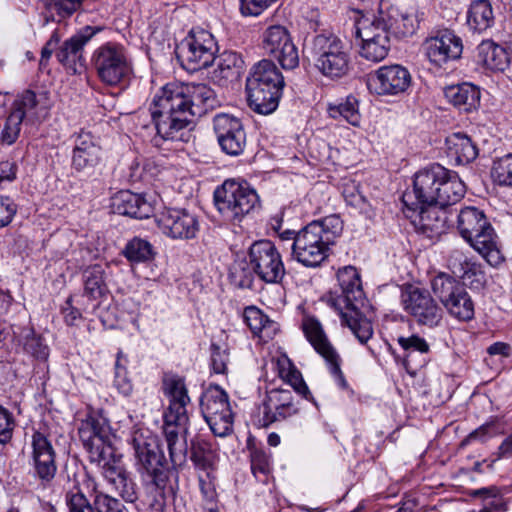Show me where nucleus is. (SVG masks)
<instances>
[{
  "label": "nucleus",
  "mask_w": 512,
  "mask_h": 512,
  "mask_svg": "<svg viewBox=\"0 0 512 512\" xmlns=\"http://www.w3.org/2000/svg\"><path fill=\"white\" fill-rule=\"evenodd\" d=\"M80 440L89 453L92 463L101 467V474L110 491L119 495L126 502L137 500V489L130 473L122 463V456L116 454L107 442L104 427L94 417H87L78 429Z\"/></svg>",
  "instance_id": "1"
},
{
  "label": "nucleus",
  "mask_w": 512,
  "mask_h": 512,
  "mask_svg": "<svg viewBox=\"0 0 512 512\" xmlns=\"http://www.w3.org/2000/svg\"><path fill=\"white\" fill-rule=\"evenodd\" d=\"M184 83L170 82L159 89L150 106L151 118L156 129L154 142L187 140V126L192 121Z\"/></svg>",
  "instance_id": "2"
},
{
  "label": "nucleus",
  "mask_w": 512,
  "mask_h": 512,
  "mask_svg": "<svg viewBox=\"0 0 512 512\" xmlns=\"http://www.w3.org/2000/svg\"><path fill=\"white\" fill-rule=\"evenodd\" d=\"M337 280L341 294L330 293L327 303L338 312L341 324L347 326L361 344H366L373 336V327L359 310L364 297L360 274L355 267L345 266L338 270Z\"/></svg>",
  "instance_id": "3"
},
{
  "label": "nucleus",
  "mask_w": 512,
  "mask_h": 512,
  "mask_svg": "<svg viewBox=\"0 0 512 512\" xmlns=\"http://www.w3.org/2000/svg\"><path fill=\"white\" fill-rule=\"evenodd\" d=\"M284 78L271 59L256 63L246 79L249 107L263 115L274 112L279 104Z\"/></svg>",
  "instance_id": "4"
},
{
  "label": "nucleus",
  "mask_w": 512,
  "mask_h": 512,
  "mask_svg": "<svg viewBox=\"0 0 512 512\" xmlns=\"http://www.w3.org/2000/svg\"><path fill=\"white\" fill-rule=\"evenodd\" d=\"M311 55L316 70L327 79H342L352 69L350 48L333 33L315 35L311 42Z\"/></svg>",
  "instance_id": "5"
},
{
  "label": "nucleus",
  "mask_w": 512,
  "mask_h": 512,
  "mask_svg": "<svg viewBox=\"0 0 512 512\" xmlns=\"http://www.w3.org/2000/svg\"><path fill=\"white\" fill-rule=\"evenodd\" d=\"M457 227L461 236L492 266L502 262L492 226L482 211L466 207L458 215Z\"/></svg>",
  "instance_id": "6"
},
{
  "label": "nucleus",
  "mask_w": 512,
  "mask_h": 512,
  "mask_svg": "<svg viewBox=\"0 0 512 512\" xmlns=\"http://www.w3.org/2000/svg\"><path fill=\"white\" fill-rule=\"evenodd\" d=\"M217 210L229 222H240L259 206V197L247 183L226 180L214 192Z\"/></svg>",
  "instance_id": "7"
},
{
  "label": "nucleus",
  "mask_w": 512,
  "mask_h": 512,
  "mask_svg": "<svg viewBox=\"0 0 512 512\" xmlns=\"http://www.w3.org/2000/svg\"><path fill=\"white\" fill-rule=\"evenodd\" d=\"M131 445L138 472L146 474L153 485L163 489L167 482V474L164 470L165 457L157 438L148 430H135L132 433Z\"/></svg>",
  "instance_id": "8"
},
{
  "label": "nucleus",
  "mask_w": 512,
  "mask_h": 512,
  "mask_svg": "<svg viewBox=\"0 0 512 512\" xmlns=\"http://www.w3.org/2000/svg\"><path fill=\"white\" fill-rule=\"evenodd\" d=\"M91 60L97 77L107 86H119L128 81L133 73L127 52L119 44L101 45L93 52Z\"/></svg>",
  "instance_id": "9"
},
{
  "label": "nucleus",
  "mask_w": 512,
  "mask_h": 512,
  "mask_svg": "<svg viewBox=\"0 0 512 512\" xmlns=\"http://www.w3.org/2000/svg\"><path fill=\"white\" fill-rule=\"evenodd\" d=\"M216 51L213 35L204 29L194 28L177 45L176 56L185 70L194 72L210 66Z\"/></svg>",
  "instance_id": "10"
},
{
  "label": "nucleus",
  "mask_w": 512,
  "mask_h": 512,
  "mask_svg": "<svg viewBox=\"0 0 512 512\" xmlns=\"http://www.w3.org/2000/svg\"><path fill=\"white\" fill-rule=\"evenodd\" d=\"M431 289L452 317L460 321L473 319L474 302L454 277L445 273L438 274L431 281Z\"/></svg>",
  "instance_id": "11"
},
{
  "label": "nucleus",
  "mask_w": 512,
  "mask_h": 512,
  "mask_svg": "<svg viewBox=\"0 0 512 512\" xmlns=\"http://www.w3.org/2000/svg\"><path fill=\"white\" fill-rule=\"evenodd\" d=\"M201 411L215 436L232 432L234 414L227 393L219 386H210L201 397Z\"/></svg>",
  "instance_id": "12"
},
{
  "label": "nucleus",
  "mask_w": 512,
  "mask_h": 512,
  "mask_svg": "<svg viewBox=\"0 0 512 512\" xmlns=\"http://www.w3.org/2000/svg\"><path fill=\"white\" fill-rule=\"evenodd\" d=\"M446 175H448V169L439 164L417 172L413 181V190L404 193L402 197L404 205L413 211H417L418 207L433 206L441 190V181L446 178Z\"/></svg>",
  "instance_id": "13"
},
{
  "label": "nucleus",
  "mask_w": 512,
  "mask_h": 512,
  "mask_svg": "<svg viewBox=\"0 0 512 512\" xmlns=\"http://www.w3.org/2000/svg\"><path fill=\"white\" fill-rule=\"evenodd\" d=\"M411 84V73L400 64L383 65L367 75L369 92L379 97L400 96Z\"/></svg>",
  "instance_id": "14"
},
{
  "label": "nucleus",
  "mask_w": 512,
  "mask_h": 512,
  "mask_svg": "<svg viewBox=\"0 0 512 512\" xmlns=\"http://www.w3.org/2000/svg\"><path fill=\"white\" fill-rule=\"evenodd\" d=\"M262 49L284 70H293L299 66L298 48L285 26L272 25L266 28L262 34Z\"/></svg>",
  "instance_id": "15"
},
{
  "label": "nucleus",
  "mask_w": 512,
  "mask_h": 512,
  "mask_svg": "<svg viewBox=\"0 0 512 512\" xmlns=\"http://www.w3.org/2000/svg\"><path fill=\"white\" fill-rule=\"evenodd\" d=\"M249 265L254 273L267 283H278L285 275L282 257L269 240H260L251 245Z\"/></svg>",
  "instance_id": "16"
},
{
  "label": "nucleus",
  "mask_w": 512,
  "mask_h": 512,
  "mask_svg": "<svg viewBox=\"0 0 512 512\" xmlns=\"http://www.w3.org/2000/svg\"><path fill=\"white\" fill-rule=\"evenodd\" d=\"M316 225H307L297 232L292 243V257L306 267H317L327 257L329 245Z\"/></svg>",
  "instance_id": "17"
},
{
  "label": "nucleus",
  "mask_w": 512,
  "mask_h": 512,
  "mask_svg": "<svg viewBox=\"0 0 512 512\" xmlns=\"http://www.w3.org/2000/svg\"><path fill=\"white\" fill-rule=\"evenodd\" d=\"M403 309L423 326H438L443 318V311L430 293L416 287H409L401 295Z\"/></svg>",
  "instance_id": "18"
},
{
  "label": "nucleus",
  "mask_w": 512,
  "mask_h": 512,
  "mask_svg": "<svg viewBox=\"0 0 512 512\" xmlns=\"http://www.w3.org/2000/svg\"><path fill=\"white\" fill-rule=\"evenodd\" d=\"M302 330L315 351L325 359L337 384L342 388L346 387L347 383L340 368V357L319 320L313 316H305L302 320Z\"/></svg>",
  "instance_id": "19"
},
{
  "label": "nucleus",
  "mask_w": 512,
  "mask_h": 512,
  "mask_svg": "<svg viewBox=\"0 0 512 512\" xmlns=\"http://www.w3.org/2000/svg\"><path fill=\"white\" fill-rule=\"evenodd\" d=\"M262 424L268 427L299 414V401L289 389L274 388L266 392L262 406Z\"/></svg>",
  "instance_id": "20"
},
{
  "label": "nucleus",
  "mask_w": 512,
  "mask_h": 512,
  "mask_svg": "<svg viewBox=\"0 0 512 512\" xmlns=\"http://www.w3.org/2000/svg\"><path fill=\"white\" fill-rule=\"evenodd\" d=\"M213 129L223 152L237 156L244 151L246 134L238 118L225 113L217 114L213 118Z\"/></svg>",
  "instance_id": "21"
},
{
  "label": "nucleus",
  "mask_w": 512,
  "mask_h": 512,
  "mask_svg": "<svg viewBox=\"0 0 512 512\" xmlns=\"http://www.w3.org/2000/svg\"><path fill=\"white\" fill-rule=\"evenodd\" d=\"M423 48L429 61L437 67H442L449 61L460 58L463 44L461 38L454 32L443 30L427 38Z\"/></svg>",
  "instance_id": "22"
},
{
  "label": "nucleus",
  "mask_w": 512,
  "mask_h": 512,
  "mask_svg": "<svg viewBox=\"0 0 512 512\" xmlns=\"http://www.w3.org/2000/svg\"><path fill=\"white\" fill-rule=\"evenodd\" d=\"M157 222L162 232L174 239H192L199 231L196 215L182 208L165 209Z\"/></svg>",
  "instance_id": "23"
},
{
  "label": "nucleus",
  "mask_w": 512,
  "mask_h": 512,
  "mask_svg": "<svg viewBox=\"0 0 512 512\" xmlns=\"http://www.w3.org/2000/svg\"><path fill=\"white\" fill-rule=\"evenodd\" d=\"M32 459L37 476L44 482H50L57 471L54 448L43 433L32 435Z\"/></svg>",
  "instance_id": "24"
},
{
  "label": "nucleus",
  "mask_w": 512,
  "mask_h": 512,
  "mask_svg": "<svg viewBox=\"0 0 512 512\" xmlns=\"http://www.w3.org/2000/svg\"><path fill=\"white\" fill-rule=\"evenodd\" d=\"M94 35L95 31L93 28L86 26L65 40L56 53L58 61L76 73L78 66L83 67L84 64V47Z\"/></svg>",
  "instance_id": "25"
},
{
  "label": "nucleus",
  "mask_w": 512,
  "mask_h": 512,
  "mask_svg": "<svg viewBox=\"0 0 512 512\" xmlns=\"http://www.w3.org/2000/svg\"><path fill=\"white\" fill-rule=\"evenodd\" d=\"M52 106L47 91L36 93L30 89L18 94L13 102V112L20 114L22 119L38 120L44 118Z\"/></svg>",
  "instance_id": "26"
},
{
  "label": "nucleus",
  "mask_w": 512,
  "mask_h": 512,
  "mask_svg": "<svg viewBox=\"0 0 512 512\" xmlns=\"http://www.w3.org/2000/svg\"><path fill=\"white\" fill-rule=\"evenodd\" d=\"M101 160V148L89 132H81L75 140L72 167L76 171L94 168Z\"/></svg>",
  "instance_id": "27"
},
{
  "label": "nucleus",
  "mask_w": 512,
  "mask_h": 512,
  "mask_svg": "<svg viewBox=\"0 0 512 512\" xmlns=\"http://www.w3.org/2000/svg\"><path fill=\"white\" fill-rule=\"evenodd\" d=\"M114 212L133 218H148L153 212L151 204L140 194L129 190L119 191L112 198Z\"/></svg>",
  "instance_id": "28"
},
{
  "label": "nucleus",
  "mask_w": 512,
  "mask_h": 512,
  "mask_svg": "<svg viewBox=\"0 0 512 512\" xmlns=\"http://www.w3.org/2000/svg\"><path fill=\"white\" fill-rule=\"evenodd\" d=\"M448 265L452 272L466 284L476 287L483 283L484 275L478 264L473 262L461 249L455 248L450 252Z\"/></svg>",
  "instance_id": "29"
},
{
  "label": "nucleus",
  "mask_w": 512,
  "mask_h": 512,
  "mask_svg": "<svg viewBox=\"0 0 512 512\" xmlns=\"http://www.w3.org/2000/svg\"><path fill=\"white\" fill-rule=\"evenodd\" d=\"M243 317L253 335L263 342L272 340L279 331L278 323L270 319L257 307H247L244 310Z\"/></svg>",
  "instance_id": "30"
},
{
  "label": "nucleus",
  "mask_w": 512,
  "mask_h": 512,
  "mask_svg": "<svg viewBox=\"0 0 512 512\" xmlns=\"http://www.w3.org/2000/svg\"><path fill=\"white\" fill-rule=\"evenodd\" d=\"M444 93L447 100L463 112L476 110L480 104V91L471 83L449 86Z\"/></svg>",
  "instance_id": "31"
},
{
  "label": "nucleus",
  "mask_w": 512,
  "mask_h": 512,
  "mask_svg": "<svg viewBox=\"0 0 512 512\" xmlns=\"http://www.w3.org/2000/svg\"><path fill=\"white\" fill-rule=\"evenodd\" d=\"M243 64V59L238 53L225 51L217 58L212 79L219 85L236 81L242 73Z\"/></svg>",
  "instance_id": "32"
},
{
  "label": "nucleus",
  "mask_w": 512,
  "mask_h": 512,
  "mask_svg": "<svg viewBox=\"0 0 512 512\" xmlns=\"http://www.w3.org/2000/svg\"><path fill=\"white\" fill-rule=\"evenodd\" d=\"M446 153L456 164H468L476 159L478 148L467 135L454 133L446 139Z\"/></svg>",
  "instance_id": "33"
},
{
  "label": "nucleus",
  "mask_w": 512,
  "mask_h": 512,
  "mask_svg": "<svg viewBox=\"0 0 512 512\" xmlns=\"http://www.w3.org/2000/svg\"><path fill=\"white\" fill-rule=\"evenodd\" d=\"M184 90L189 108H192V118L216 103L214 90L204 83H184Z\"/></svg>",
  "instance_id": "34"
},
{
  "label": "nucleus",
  "mask_w": 512,
  "mask_h": 512,
  "mask_svg": "<svg viewBox=\"0 0 512 512\" xmlns=\"http://www.w3.org/2000/svg\"><path fill=\"white\" fill-rule=\"evenodd\" d=\"M478 62L492 71H504L509 65L506 50L492 40L482 41L477 47Z\"/></svg>",
  "instance_id": "35"
},
{
  "label": "nucleus",
  "mask_w": 512,
  "mask_h": 512,
  "mask_svg": "<svg viewBox=\"0 0 512 512\" xmlns=\"http://www.w3.org/2000/svg\"><path fill=\"white\" fill-rule=\"evenodd\" d=\"M494 12L489 0H474L467 12V24L475 32H484L494 24Z\"/></svg>",
  "instance_id": "36"
},
{
  "label": "nucleus",
  "mask_w": 512,
  "mask_h": 512,
  "mask_svg": "<svg viewBox=\"0 0 512 512\" xmlns=\"http://www.w3.org/2000/svg\"><path fill=\"white\" fill-rule=\"evenodd\" d=\"M389 27L399 37L412 36L418 29L420 16L413 8L400 10L392 8L389 11Z\"/></svg>",
  "instance_id": "37"
},
{
  "label": "nucleus",
  "mask_w": 512,
  "mask_h": 512,
  "mask_svg": "<svg viewBox=\"0 0 512 512\" xmlns=\"http://www.w3.org/2000/svg\"><path fill=\"white\" fill-rule=\"evenodd\" d=\"M276 369L279 377L289 384L296 393L305 399H312L309 388L304 382L300 371L286 355L277 358Z\"/></svg>",
  "instance_id": "38"
},
{
  "label": "nucleus",
  "mask_w": 512,
  "mask_h": 512,
  "mask_svg": "<svg viewBox=\"0 0 512 512\" xmlns=\"http://www.w3.org/2000/svg\"><path fill=\"white\" fill-rule=\"evenodd\" d=\"M355 34L360 39L389 38V25L382 15H362L355 23Z\"/></svg>",
  "instance_id": "39"
},
{
  "label": "nucleus",
  "mask_w": 512,
  "mask_h": 512,
  "mask_svg": "<svg viewBox=\"0 0 512 512\" xmlns=\"http://www.w3.org/2000/svg\"><path fill=\"white\" fill-rule=\"evenodd\" d=\"M437 200L434 205L441 208L453 205L460 201L465 194V185L457 173L448 170V175L441 181Z\"/></svg>",
  "instance_id": "40"
},
{
  "label": "nucleus",
  "mask_w": 512,
  "mask_h": 512,
  "mask_svg": "<svg viewBox=\"0 0 512 512\" xmlns=\"http://www.w3.org/2000/svg\"><path fill=\"white\" fill-rule=\"evenodd\" d=\"M424 207H418V229L428 238H437L446 230V217L443 212L435 208L425 209Z\"/></svg>",
  "instance_id": "41"
},
{
  "label": "nucleus",
  "mask_w": 512,
  "mask_h": 512,
  "mask_svg": "<svg viewBox=\"0 0 512 512\" xmlns=\"http://www.w3.org/2000/svg\"><path fill=\"white\" fill-rule=\"evenodd\" d=\"M105 271L100 265H93L84 272V294L91 300H100L107 293Z\"/></svg>",
  "instance_id": "42"
},
{
  "label": "nucleus",
  "mask_w": 512,
  "mask_h": 512,
  "mask_svg": "<svg viewBox=\"0 0 512 512\" xmlns=\"http://www.w3.org/2000/svg\"><path fill=\"white\" fill-rule=\"evenodd\" d=\"M164 434L169 450V456L174 466H181L186 461V434L177 428L164 427Z\"/></svg>",
  "instance_id": "43"
},
{
  "label": "nucleus",
  "mask_w": 512,
  "mask_h": 512,
  "mask_svg": "<svg viewBox=\"0 0 512 512\" xmlns=\"http://www.w3.org/2000/svg\"><path fill=\"white\" fill-rule=\"evenodd\" d=\"M329 116L334 119H344L353 126H359L361 114L359 112V102L356 97L349 95L338 104L328 105Z\"/></svg>",
  "instance_id": "44"
},
{
  "label": "nucleus",
  "mask_w": 512,
  "mask_h": 512,
  "mask_svg": "<svg viewBox=\"0 0 512 512\" xmlns=\"http://www.w3.org/2000/svg\"><path fill=\"white\" fill-rule=\"evenodd\" d=\"M342 195L348 205L357 209L367 218H372L375 215L372 205L360 192L358 184L354 181H348L344 184Z\"/></svg>",
  "instance_id": "45"
},
{
  "label": "nucleus",
  "mask_w": 512,
  "mask_h": 512,
  "mask_svg": "<svg viewBox=\"0 0 512 512\" xmlns=\"http://www.w3.org/2000/svg\"><path fill=\"white\" fill-rule=\"evenodd\" d=\"M189 403L171 402L164 414V427L177 428L182 430L184 434L188 431V411L187 405Z\"/></svg>",
  "instance_id": "46"
},
{
  "label": "nucleus",
  "mask_w": 512,
  "mask_h": 512,
  "mask_svg": "<svg viewBox=\"0 0 512 512\" xmlns=\"http://www.w3.org/2000/svg\"><path fill=\"white\" fill-rule=\"evenodd\" d=\"M361 41L360 55L366 60L379 62L388 55L390 49L389 38L361 39Z\"/></svg>",
  "instance_id": "47"
},
{
  "label": "nucleus",
  "mask_w": 512,
  "mask_h": 512,
  "mask_svg": "<svg viewBox=\"0 0 512 512\" xmlns=\"http://www.w3.org/2000/svg\"><path fill=\"white\" fill-rule=\"evenodd\" d=\"M191 460L195 467L206 473L209 478L215 463V454L207 443L197 442L192 444Z\"/></svg>",
  "instance_id": "48"
},
{
  "label": "nucleus",
  "mask_w": 512,
  "mask_h": 512,
  "mask_svg": "<svg viewBox=\"0 0 512 512\" xmlns=\"http://www.w3.org/2000/svg\"><path fill=\"white\" fill-rule=\"evenodd\" d=\"M163 390L171 402L190 403L184 379L177 375H167L163 379Z\"/></svg>",
  "instance_id": "49"
},
{
  "label": "nucleus",
  "mask_w": 512,
  "mask_h": 512,
  "mask_svg": "<svg viewBox=\"0 0 512 512\" xmlns=\"http://www.w3.org/2000/svg\"><path fill=\"white\" fill-rule=\"evenodd\" d=\"M124 255L130 262L140 263L146 262L153 257L151 244L141 238H133L124 249Z\"/></svg>",
  "instance_id": "50"
},
{
  "label": "nucleus",
  "mask_w": 512,
  "mask_h": 512,
  "mask_svg": "<svg viewBox=\"0 0 512 512\" xmlns=\"http://www.w3.org/2000/svg\"><path fill=\"white\" fill-rule=\"evenodd\" d=\"M308 225H316L322 231L320 235L330 246L334 243L335 239L341 235L343 231V221L336 215H329L321 220H315Z\"/></svg>",
  "instance_id": "51"
},
{
  "label": "nucleus",
  "mask_w": 512,
  "mask_h": 512,
  "mask_svg": "<svg viewBox=\"0 0 512 512\" xmlns=\"http://www.w3.org/2000/svg\"><path fill=\"white\" fill-rule=\"evenodd\" d=\"M491 177L500 186H512V153L494 161Z\"/></svg>",
  "instance_id": "52"
},
{
  "label": "nucleus",
  "mask_w": 512,
  "mask_h": 512,
  "mask_svg": "<svg viewBox=\"0 0 512 512\" xmlns=\"http://www.w3.org/2000/svg\"><path fill=\"white\" fill-rule=\"evenodd\" d=\"M83 0H56L54 3L43 0L42 3L44 7H46L50 12L52 9H56L58 13L59 20L63 18L70 17L73 13H75L82 5ZM56 15L51 13L50 15H45L46 21L55 20Z\"/></svg>",
  "instance_id": "53"
},
{
  "label": "nucleus",
  "mask_w": 512,
  "mask_h": 512,
  "mask_svg": "<svg viewBox=\"0 0 512 512\" xmlns=\"http://www.w3.org/2000/svg\"><path fill=\"white\" fill-rule=\"evenodd\" d=\"M23 349L39 360H46L49 355L48 346L43 343L40 336L31 330H28L24 335Z\"/></svg>",
  "instance_id": "54"
},
{
  "label": "nucleus",
  "mask_w": 512,
  "mask_h": 512,
  "mask_svg": "<svg viewBox=\"0 0 512 512\" xmlns=\"http://www.w3.org/2000/svg\"><path fill=\"white\" fill-rule=\"evenodd\" d=\"M23 120L20 114H16L13 111L9 114L1 132V141L3 143L11 145L16 142L20 134Z\"/></svg>",
  "instance_id": "55"
},
{
  "label": "nucleus",
  "mask_w": 512,
  "mask_h": 512,
  "mask_svg": "<svg viewBox=\"0 0 512 512\" xmlns=\"http://www.w3.org/2000/svg\"><path fill=\"white\" fill-rule=\"evenodd\" d=\"M251 471L260 481H265L270 472L269 457L262 450L254 449L251 452Z\"/></svg>",
  "instance_id": "56"
},
{
  "label": "nucleus",
  "mask_w": 512,
  "mask_h": 512,
  "mask_svg": "<svg viewBox=\"0 0 512 512\" xmlns=\"http://www.w3.org/2000/svg\"><path fill=\"white\" fill-rule=\"evenodd\" d=\"M94 509L97 512H124L126 507L116 498L97 492L94 498Z\"/></svg>",
  "instance_id": "57"
},
{
  "label": "nucleus",
  "mask_w": 512,
  "mask_h": 512,
  "mask_svg": "<svg viewBox=\"0 0 512 512\" xmlns=\"http://www.w3.org/2000/svg\"><path fill=\"white\" fill-rule=\"evenodd\" d=\"M16 426L15 418L7 408L0 405V443L6 444L12 439Z\"/></svg>",
  "instance_id": "58"
},
{
  "label": "nucleus",
  "mask_w": 512,
  "mask_h": 512,
  "mask_svg": "<svg viewBox=\"0 0 512 512\" xmlns=\"http://www.w3.org/2000/svg\"><path fill=\"white\" fill-rule=\"evenodd\" d=\"M397 341L401 348L405 351L428 353L430 350V346L427 341L418 335H411L409 337L401 336Z\"/></svg>",
  "instance_id": "59"
},
{
  "label": "nucleus",
  "mask_w": 512,
  "mask_h": 512,
  "mask_svg": "<svg viewBox=\"0 0 512 512\" xmlns=\"http://www.w3.org/2000/svg\"><path fill=\"white\" fill-rule=\"evenodd\" d=\"M17 212V206L9 197L0 196V228L11 223Z\"/></svg>",
  "instance_id": "60"
},
{
  "label": "nucleus",
  "mask_w": 512,
  "mask_h": 512,
  "mask_svg": "<svg viewBox=\"0 0 512 512\" xmlns=\"http://www.w3.org/2000/svg\"><path fill=\"white\" fill-rule=\"evenodd\" d=\"M70 512H94L87 498L81 492L71 493L67 497Z\"/></svg>",
  "instance_id": "61"
},
{
  "label": "nucleus",
  "mask_w": 512,
  "mask_h": 512,
  "mask_svg": "<svg viewBox=\"0 0 512 512\" xmlns=\"http://www.w3.org/2000/svg\"><path fill=\"white\" fill-rule=\"evenodd\" d=\"M496 427L495 423L493 421L486 422L485 424L481 425L474 431H472L464 440V442L469 443L472 441H485L489 439L490 437L496 435Z\"/></svg>",
  "instance_id": "62"
},
{
  "label": "nucleus",
  "mask_w": 512,
  "mask_h": 512,
  "mask_svg": "<svg viewBox=\"0 0 512 512\" xmlns=\"http://www.w3.org/2000/svg\"><path fill=\"white\" fill-rule=\"evenodd\" d=\"M228 352L212 346L211 366L214 373L224 374L227 371Z\"/></svg>",
  "instance_id": "63"
},
{
  "label": "nucleus",
  "mask_w": 512,
  "mask_h": 512,
  "mask_svg": "<svg viewBox=\"0 0 512 512\" xmlns=\"http://www.w3.org/2000/svg\"><path fill=\"white\" fill-rule=\"evenodd\" d=\"M17 164L14 161L5 160L0 162V183L13 181L17 174Z\"/></svg>",
  "instance_id": "64"
}]
</instances>
